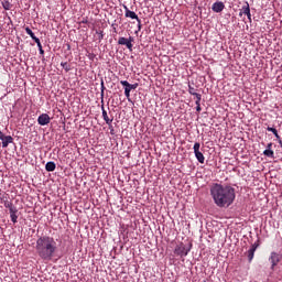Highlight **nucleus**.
Wrapping results in <instances>:
<instances>
[{
	"instance_id": "nucleus-1",
	"label": "nucleus",
	"mask_w": 282,
	"mask_h": 282,
	"mask_svg": "<svg viewBox=\"0 0 282 282\" xmlns=\"http://www.w3.org/2000/svg\"><path fill=\"white\" fill-rule=\"evenodd\" d=\"M210 196L218 208H228L235 203V187L215 183L210 186Z\"/></svg>"
},
{
	"instance_id": "nucleus-2",
	"label": "nucleus",
	"mask_w": 282,
	"mask_h": 282,
	"mask_svg": "<svg viewBox=\"0 0 282 282\" xmlns=\"http://www.w3.org/2000/svg\"><path fill=\"white\" fill-rule=\"evenodd\" d=\"M35 252L42 261H53L58 254V242L52 236H42L35 242Z\"/></svg>"
},
{
	"instance_id": "nucleus-3",
	"label": "nucleus",
	"mask_w": 282,
	"mask_h": 282,
	"mask_svg": "<svg viewBox=\"0 0 282 282\" xmlns=\"http://www.w3.org/2000/svg\"><path fill=\"white\" fill-rule=\"evenodd\" d=\"M191 248H193L192 245L186 246L184 245V242H181L176 245V247L174 248V254L176 257H181V259H184V257H188V252H191Z\"/></svg>"
},
{
	"instance_id": "nucleus-4",
	"label": "nucleus",
	"mask_w": 282,
	"mask_h": 282,
	"mask_svg": "<svg viewBox=\"0 0 282 282\" xmlns=\"http://www.w3.org/2000/svg\"><path fill=\"white\" fill-rule=\"evenodd\" d=\"M100 96H101V104L105 102L104 98H105V82L101 80V93H100ZM101 113H102V118L106 122V124H111V122H113V118H109V115H107V110H105V105L101 106Z\"/></svg>"
},
{
	"instance_id": "nucleus-5",
	"label": "nucleus",
	"mask_w": 282,
	"mask_h": 282,
	"mask_svg": "<svg viewBox=\"0 0 282 282\" xmlns=\"http://www.w3.org/2000/svg\"><path fill=\"white\" fill-rule=\"evenodd\" d=\"M269 262L271 263V270H274L281 262V256L272 251L269 257Z\"/></svg>"
},
{
	"instance_id": "nucleus-6",
	"label": "nucleus",
	"mask_w": 282,
	"mask_h": 282,
	"mask_svg": "<svg viewBox=\"0 0 282 282\" xmlns=\"http://www.w3.org/2000/svg\"><path fill=\"white\" fill-rule=\"evenodd\" d=\"M246 14L249 23H252V14L250 13V4L248 2H245V6L241 7L239 17H243Z\"/></svg>"
},
{
	"instance_id": "nucleus-7",
	"label": "nucleus",
	"mask_w": 282,
	"mask_h": 282,
	"mask_svg": "<svg viewBox=\"0 0 282 282\" xmlns=\"http://www.w3.org/2000/svg\"><path fill=\"white\" fill-rule=\"evenodd\" d=\"M200 147H202V145L199 144V142L194 143V154H195L196 160H197L200 164H204L206 158H204V153H202V152L199 151Z\"/></svg>"
},
{
	"instance_id": "nucleus-8",
	"label": "nucleus",
	"mask_w": 282,
	"mask_h": 282,
	"mask_svg": "<svg viewBox=\"0 0 282 282\" xmlns=\"http://www.w3.org/2000/svg\"><path fill=\"white\" fill-rule=\"evenodd\" d=\"M0 140L2 142L3 149H8L9 144H12V142H14V138H12V135H6L1 131H0Z\"/></svg>"
},
{
	"instance_id": "nucleus-9",
	"label": "nucleus",
	"mask_w": 282,
	"mask_h": 282,
	"mask_svg": "<svg viewBox=\"0 0 282 282\" xmlns=\"http://www.w3.org/2000/svg\"><path fill=\"white\" fill-rule=\"evenodd\" d=\"M118 45H126L130 51L133 50V36L127 37H119Z\"/></svg>"
},
{
	"instance_id": "nucleus-10",
	"label": "nucleus",
	"mask_w": 282,
	"mask_h": 282,
	"mask_svg": "<svg viewBox=\"0 0 282 282\" xmlns=\"http://www.w3.org/2000/svg\"><path fill=\"white\" fill-rule=\"evenodd\" d=\"M6 207L9 208L11 221L13 224H17L19 219V216H17V213H19V210L17 209V207H13L12 204H7Z\"/></svg>"
},
{
	"instance_id": "nucleus-11",
	"label": "nucleus",
	"mask_w": 282,
	"mask_h": 282,
	"mask_svg": "<svg viewBox=\"0 0 282 282\" xmlns=\"http://www.w3.org/2000/svg\"><path fill=\"white\" fill-rule=\"evenodd\" d=\"M51 118H50V115L47 113H42L37 118V123L41 126V127H45L46 124H50L51 122Z\"/></svg>"
},
{
	"instance_id": "nucleus-12",
	"label": "nucleus",
	"mask_w": 282,
	"mask_h": 282,
	"mask_svg": "<svg viewBox=\"0 0 282 282\" xmlns=\"http://www.w3.org/2000/svg\"><path fill=\"white\" fill-rule=\"evenodd\" d=\"M120 85H122V87H124V96L126 98H131V84H129V82L127 80H121Z\"/></svg>"
},
{
	"instance_id": "nucleus-13",
	"label": "nucleus",
	"mask_w": 282,
	"mask_h": 282,
	"mask_svg": "<svg viewBox=\"0 0 282 282\" xmlns=\"http://www.w3.org/2000/svg\"><path fill=\"white\" fill-rule=\"evenodd\" d=\"M257 248H259V243L256 242L251 245L250 249L247 251L249 262H251L254 259V252H257Z\"/></svg>"
},
{
	"instance_id": "nucleus-14",
	"label": "nucleus",
	"mask_w": 282,
	"mask_h": 282,
	"mask_svg": "<svg viewBox=\"0 0 282 282\" xmlns=\"http://www.w3.org/2000/svg\"><path fill=\"white\" fill-rule=\"evenodd\" d=\"M123 9H124V17L127 18V19H134L135 21H138V19H140L137 14H135V12L134 11H131V10H129V7H127V6H123Z\"/></svg>"
},
{
	"instance_id": "nucleus-15",
	"label": "nucleus",
	"mask_w": 282,
	"mask_h": 282,
	"mask_svg": "<svg viewBox=\"0 0 282 282\" xmlns=\"http://www.w3.org/2000/svg\"><path fill=\"white\" fill-rule=\"evenodd\" d=\"M224 8H226V6L224 4V2H215V3L213 4V7H212V10H213L214 12L219 13V12H224Z\"/></svg>"
},
{
	"instance_id": "nucleus-16",
	"label": "nucleus",
	"mask_w": 282,
	"mask_h": 282,
	"mask_svg": "<svg viewBox=\"0 0 282 282\" xmlns=\"http://www.w3.org/2000/svg\"><path fill=\"white\" fill-rule=\"evenodd\" d=\"M263 155L267 158H274V151H272V143H268L267 149L263 151Z\"/></svg>"
},
{
	"instance_id": "nucleus-17",
	"label": "nucleus",
	"mask_w": 282,
	"mask_h": 282,
	"mask_svg": "<svg viewBox=\"0 0 282 282\" xmlns=\"http://www.w3.org/2000/svg\"><path fill=\"white\" fill-rule=\"evenodd\" d=\"M45 169L48 173H52L53 171H56V163L50 161L46 163Z\"/></svg>"
},
{
	"instance_id": "nucleus-18",
	"label": "nucleus",
	"mask_w": 282,
	"mask_h": 282,
	"mask_svg": "<svg viewBox=\"0 0 282 282\" xmlns=\"http://www.w3.org/2000/svg\"><path fill=\"white\" fill-rule=\"evenodd\" d=\"M267 131H270L278 140H281V137L279 135V131L276 130V128L268 127Z\"/></svg>"
},
{
	"instance_id": "nucleus-19",
	"label": "nucleus",
	"mask_w": 282,
	"mask_h": 282,
	"mask_svg": "<svg viewBox=\"0 0 282 282\" xmlns=\"http://www.w3.org/2000/svg\"><path fill=\"white\" fill-rule=\"evenodd\" d=\"M2 8L3 10H12V3H10V1H3Z\"/></svg>"
},
{
	"instance_id": "nucleus-20",
	"label": "nucleus",
	"mask_w": 282,
	"mask_h": 282,
	"mask_svg": "<svg viewBox=\"0 0 282 282\" xmlns=\"http://www.w3.org/2000/svg\"><path fill=\"white\" fill-rule=\"evenodd\" d=\"M25 32H26V34H29V36H31V39L36 36V35H34V32L30 28H25Z\"/></svg>"
},
{
	"instance_id": "nucleus-21",
	"label": "nucleus",
	"mask_w": 282,
	"mask_h": 282,
	"mask_svg": "<svg viewBox=\"0 0 282 282\" xmlns=\"http://www.w3.org/2000/svg\"><path fill=\"white\" fill-rule=\"evenodd\" d=\"M188 93L191 94V96H195L197 93L195 91V88L191 85H188Z\"/></svg>"
},
{
	"instance_id": "nucleus-22",
	"label": "nucleus",
	"mask_w": 282,
	"mask_h": 282,
	"mask_svg": "<svg viewBox=\"0 0 282 282\" xmlns=\"http://www.w3.org/2000/svg\"><path fill=\"white\" fill-rule=\"evenodd\" d=\"M194 96L196 97L195 105H199V102H202V95L196 93Z\"/></svg>"
},
{
	"instance_id": "nucleus-23",
	"label": "nucleus",
	"mask_w": 282,
	"mask_h": 282,
	"mask_svg": "<svg viewBox=\"0 0 282 282\" xmlns=\"http://www.w3.org/2000/svg\"><path fill=\"white\" fill-rule=\"evenodd\" d=\"M37 47H39V52H40L41 56H43L45 54V51L43 50V45L40 44V45H37Z\"/></svg>"
},
{
	"instance_id": "nucleus-24",
	"label": "nucleus",
	"mask_w": 282,
	"mask_h": 282,
	"mask_svg": "<svg viewBox=\"0 0 282 282\" xmlns=\"http://www.w3.org/2000/svg\"><path fill=\"white\" fill-rule=\"evenodd\" d=\"M61 65L65 69V72H69L70 68H69V66L67 65L66 62L62 63Z\"/></svg>"
},
{
	"instance_id": "nucleus-25",
	"label": "nucleus",
	"mask_w": 282,
	"mask_h": 282,
	"mask_svg": "<svg viewBox=\"0 0 282 282\" xmlns=\"http://www.w3.org/2000/svg\"><path fill=\"white\" fill-rule=\"evenodd\" d=\"M137 23H138V32H140V30H142V20L138 19Z\"/></svg>"
},
{
	"instance_id": "nucleus-26",
	"label": "nucleus",
	"mask_w": 282,
	"mask_h": 282,
	"mask_svg": "<svg viewBox=\"0 0 282 282\" xmlns=\"http://www.w3.org/2000/svg\"><path fill=\"white\" fill-rule=\"evenodd\" d=\"M32 40L36 43L37 46L41 45V40L36 37V35Z\"/></svg>"
},
{
	"instance_id": "nucleus-27",
	"label": "nucleus",
	"mask_w": 282,
	"mask_h": 282,
	"mask_svg": "<svg viewBox=\"0 0 282 282\" xmlns=\"http://www.w3.org/2000/svg\"><path fill=\"white\" fill-rule=\"evenodd\" d=\"M32 40L36 43L37 46L41 45V40L36 37V35Z\"/></svg>"
},
{
	"instance_id": "nucleus-28",
	"label": "nucleus",
	"mask_w": 282,
	"mask_h": 282,
	"mask_svg": "<svg viewBox=\"0 0 282 282\" xmlns=\"http://www.w3.org/2000/svg\"><path fill=\"white\" fill-rule=\"evenodd\" d=\"M196 111H202V105H200V102H198V105H196Z\"/></svg>"
},
{
	"instance_id": "nucleus-29",
	"label": "nucleus",
	"mask_w": 282,
	"mask_h": 282,
	"mask_svg": "<svg viewBox=\"0 0 282 282\" xmlns=\"http://www.w3.org/2000/svg\"><path fill=\"white\" fill-rule=\"evenodd\" d=\"M130 87H131L132 89H138V84H130Z\"/></svg>"
},
{
	"instance_id": "nucleus-30",
	"label": "nucleus",
	"mask_w": 282,
	"mask_h": 282,
	"mask_svg": "<svg viewBox=\"0 0 282 282\" xmlns=\"http://www.w3.org/2000/svg\"><path fill=\"white\" fill-rule=\"evenodd\" d=\"M104 36L102 32H99V41H102Z\"/></svg>"
}]
</instances>
